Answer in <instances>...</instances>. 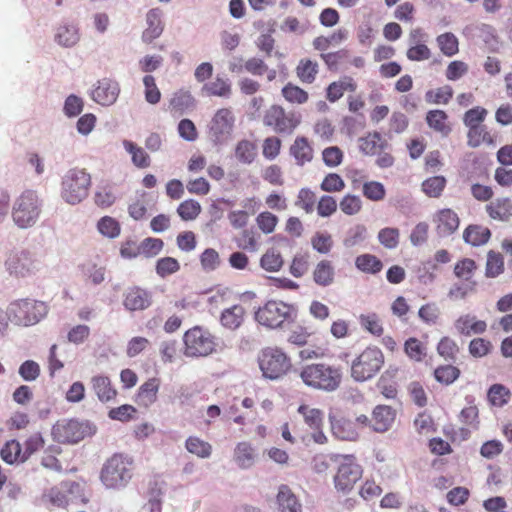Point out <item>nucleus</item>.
Returning a JSON list of instances; mask_svg holds the SVG:
<instances>
[{
  "instance_id": "obj_9",
  "label": "nucleus",
  "mask_w": 512,
  "mask_h": 512,
  "mask_svg": "<svg viewBox=\"0 0 512 512\" xmlns=\"http://www.w3.org/2000/svg\"><path fill=\"white\" fill-rule=\"evenodd\" d=\"M41 213V203L32 190L24 191L14 202L12 218L19 228L33 226Z\"/></svg>"
},
{
  "instance_id": "obj_22",
  "label": "nucleus",
  "mask_w": 512,
  "mask_h": 512,
  "mask_svg": "<svg viewBox=\"0 0 512 512\" xmlns=\"http://www.w3.org/2000/svg\"><path fill=\"white\" fill-rule=\"evenodd\" d=\"M162 12L159 8L150 9L146 14L147 27L142 33V41L149 44L160 37L164 30Z\"/></svg>"
},
{
  "instance_id": "obj_38",
  "label": "nucleus",
  "mask_w": 512,
  "mask_h": 512,
  "mask_svg": "<svg viewBox=\"0 0 512 512\" xmlns=\"http://www.w3.org/2000/svg\"><path fill=\"white\" fill-rule=\"evenodd\" d=\"M186 450L197 456L198 458L206 459L212 454V445L197 436H189L185 441Z\"/></svg>"
},
{
  "instance_id": "obj_27",
  "label": "nucleus",
  "mask_w": 512,
  "mask_h": 512,
  "mask_svg": "<svg viewBox=\"0 0 512 512\" xmlns=\"http://www.w3.org/2000/svg\"><path fill=\"white\" fill-rule=\"evenodd\" d=\"M455 329L461 335L470 336L472 334H482L487 329V324L483 320H479L474 315H461L455 321Z\"/></svg>"
},
{
  "instance_id": "obj_60",
  "label": "nucleus",
  "mask_w": 512,
  "mask_h": 512,
  "mask_svg": "<svg viewBox=\"0 0 512 512\" xmlns=\"http://www.w3.org/2000/svg\"><path fill=\"white\" fill-rule=\"evenodd\" d=\"M477 282L476 281H464L461 284H454L449 292L448 296L453 300H462L467 296L476 292Z\"/></svg>"
},
{
  "instance_id": "obj_3",
  "label": "nucleus",
  "mask_w": 512,
  "mask_h": 512,
  "mask_svg": "<svg viewBox=\"0 0 512 512\" xmlns=\"http://www.w3.org/2000/svg\"><path fill=\"white\" fill-rule=\"evenodd\" d=\"M297 316L296 308L283 301L269 300L255 312V320L270 329L282 328L291 323Z\"/></svg>"
},
{
  "instance_id": "obj_57",
  "label": "nucleus",
  "mask_w": 512,
  "mask_h": 512,
  "mask_svg": "<svg viewBox=\"0 0 512 512\" xmlns=\"http://www.w3.org/2000/svg\"><path fill=\"white\" fill-rule=\"evenodd\" d=\"M55 40L58 44L64 47H71L79 40L78 31L74 26H60L57 29Z\"/></svg>"
},
{
  "instance_id": "obj_14",
  "label": "nucleus",
  "mask_w": 512,
  "mask_h": 512,
  "mask_svg": "<svg viewBox=\"0 0 512 512\" xmlns=\"http://www.w3.org/2000/svg\"><path fill=\"white\" fill-rule=\"evenodd\" d=\"M80 488L81 486L77 482H63L59 486H54L46 490L41 497V501L45 505L64 508L69 503L67 492L73 493L79 491Z\"/></svg>"
},
{
  "instance_id": "obj_59",
  "label": "nucleus",
  "mask_w": 512,
  "mask_h": 512,
  "mask_svg": "<svg viewBox=\"0 0 512 512\" xmlns=\"http://www.w3.org/2000/svg\"><path fill=\"white\" fill-rule=\"evenodd\" d=\"M437 352L445 360L453 361L457 357L459 347L452 338L444 336L440 339L437 345Z\"/></svg>"
},
{
  "instance_id": "obj_43",
  "label": "nucleus",
  "mask_w": 512,
  "mask_h": 512,
  "mask_svg": "<svg viewBox=\"0 0 512 512\" xmlns=\"http://www.w3.org/2000/svg\"><path fill=\"white\" fill-rule=\"evenodd\" d=\"M281 94L291 104L302 105L309 100L308 92L291 82L282 88Z\"/></svg>"
},
{
  "instance_id": "obj_29",
  "label": "nucleus",
  "mask_w": 512,
  "mask_h": 512,
  "mask_svg": "<svg viewBox=\"0 0 512 512\" xmlns=\"http://www.w3.org/2000/svg\"><path fill=\"white\" fill-rule=\"evenodd\" d=\"M388 147V142L377 132H369L367 135L359 138V149L365 155H376Z\"/></svg>"
},
{
  "instance_id": "obj_18",
  "label": "nucleus",
  "mask_w": 512,
  "mask_h": 512,
  "mask_svg": "<svg viewBox=\"0 0 512 512\" xmlns=\"http://www.w3.org/2000/svg\"><path fill=\"white\" fill-rule=\"evenodd\" d=\"M119 91L116 81L105 78L98 81V85L92 91V99L103 106H109L116 101Z\"/></svg>"
},
{
  "instance_id": "obj_8",
  "label": "nucleus",
  "mask_w": 512,
  "mask_h": 512,
  "mask_svg": "<svg viewBox=\"0 0 512 512\" xmlns=\"http://www.w3.org/2000/svg\"><path fill=\"white\" fill-rule=\"evenodd\" d=\"M183 342L187 357H206L215 352L217 347L215 336L201 326L188 329L183 335Z\"/></svg>"
},
{
  "instance_id": "obj_5",
  "label": "nucleus",
  "mask_w": 512,
  "mask_h": 512,
  "mask_svg": "<svg viewBox=\"0 0 512 512\" xmlns=\"http://www.w3.org/2000/svg\"><path fill=\"white\" fill-rule=\"evenodd\" d=\"M132 460L121 454H114L103 465L100 480L108 489L124 488L132 478Z\"/></svg>"
},
{
  "instance_id": "obj_53",
  "label": "nucleus",
  "mask_w": 512,
  "mask_h": 512,
  "mask_svg": "<svg viewBox=\"0 0 512 512\" xmlns=\"http://www.w3.org/2000/svg\"><path fill=\"white\" fill-rule=\"evenodd\" d=\"M203 91L209 96L229 97L231 85L227 79L216 77L213 81L203 86Z\"/></svg>"
},
{
  "instance_id": "obj_37",
  "label": "nucleus",
  "mask_w": 512,
  "mask_h": 512,
  "mask_svg": "<svg viewBox=\"0 0 512 512\" xmlns=\"http://www.w3.org/2000/svg\"><path fill=\"white\" fill-rule=\"evenodd\" d=\"M122 145L130 154L131 162L135 167L145 169L151 165V158L144 148L130 140H123Z\"/></svg>"
},
{
  "instance_id": "obj_42",
  "label": "nucleus",
  "mask_w": 512,
  "mask_h": 512,
  "mask_svg": "<svg viewBox=\"0 0 512 512\" xmlns=\"http://www.w3.org/2000/svg\"><path fill=\"white\" fill-rule=\"evenodd\" d=\"M355 266L364 273L377 274L382 270L383 263L375 255L366 253L356 257Z\"/></svg>"
},
{
  "instance_id": "obj_55",
  "label": "nucleus",
  "mask_w": 512,
  "mask_h": 512,
  "mask_svg": "<svg viewBox=\"0 0 512 512\" xmlns=\"http://www.w3.org/2000/svg\"><path fill=\"white\" fill-rule=\"evenodd\" d=\"M361 327L374 336H381L384 332L383 325L376 313L361 314L359 316Z\"/></svg>"
},
{
  "instance_id": "obj_58",
  "label": "nucleus",
  "mask_w": 512,
  "mask_h": 512,
  "mask_svg": "<svg viewBox=\"0 0 512 512\" xmlns=\"http://www.w3.org/2000/svg\"><path fill=\"white\" fill-rule=\"evenodd\" d=\"M460 374V369L453 365H441L434 370L435 379L445 385L452 384Z\"/></svg>"
},
{
  "instance_id": "obj_30",
  "label": "nucleus",
  "mask_w": 512,
  "mask_h": 512,
  "mask_svg": "<svg viewBox=\"0 0 512 512\" xmlns=\"http://www.w3.org/2000/svg\"><path fill=\"white\" fill-rule=\"evenodd\" d=\"M357 89V84L350 76H343L338 81L330 83L326 89V98L329 102L334 103L338 101L346 91L354 92Z\"/></svg>"
},
{
  "instance_id": "obj_56",
  "label": "nucleus",
  "mask_w": 512,
  "mask_h": 512,
  "mask_svg": "<svg viewBox=\"0 0 512 512\" xmlns=\"http://www.w3.org/2000/svg\"><path fill=\"white\" fill-rule=\"evenodd\" d=\"M476 270L477 264L470 258H463L454 266L455 276L464 281H474L473 276Z\"/></svg>"
},
{
  "instance_id": "obj_34",
  "label": "nucleus",
  "mask_w": 512,
  "mask_h": 512,
  "mask_svg": "<svg viewBox=\"0 0 512 512\" xmlns=\"http://www.w3.org/2000/svg\"><path fill=\"white\" fill-rule=\"evenodd\" d=\"M195 106V99L191 95L189 91L186 90H179L176 91L170 101H169V109L171 113L182 115L186 111L194 108Z\"/></svg>"
},
{
  "instance_id": "obj_26",
  "label": "nucleus",
  "mask_w": 512,
  "mask_h": 512,
  "mask_svg": "<svg viewBox=\"0 0 512 512\" xmlns=\"http://www.w3.org/2000/svg\"><path fill=\"white\" fill-rule=\"evenodd\" d=\"M485 211L493 220L508 221L512 217V199L498 197L485 206Z\"/></svg>"
},
{
  "instance_id": "obj_61",
  "label": "nucleus",
  "mask_w": 512,
  "mask_h": 512,
  "mask_svg": "<svg viewBox=\"0 0 512 512\" xmlns=\"http://www.w3.org/2000/svg\"><path fill=\"white\" fill-rule=\"evenodd\" d=\"M343 178L337 173H328L320 184V189L327 193L341 192L345 188Z\"/></svg>"
},
{
  "instance_id": "obj_35",
  "label": "nucleus",
  "mask_w": 512,
  "mask_h": 512,
  "mask_svg": "<svg viewBox=\"0 0 512 512\" xmlns=\"http://www.w3.org/2000/svg\"><path fill=\"white\" fill-rule=\"evenodd\" d=\"M335 279V268L330 260L322 259L313 270L314 282L322 287L333 284Z\"/></svg>"
},
{
  "instance_id": "obj_41",
  "label": "nucleus",
  "mask_w": 512,
  "mask_h": 512,
  "mask_svg": "<svg viewBox=\"0 0 512 512\" xmlns=\"http://www.w3.org/2000/svg\"><path fill=\"white\" fill-rule=\"evenodd\" d=\"M454 90L450 85L430 89L425 93V101L429 104L447 105L453 98Z\"/></svg>"
},
{
  "instance_id": "obj_40",
  "label": "nucleus",
  "mask_w": 512,
  "mask_h": 512,
  "mask_svg": "<svg viewBox=\"0 0 512 512\" xmlns=\"http://www.w3.org/2000/svg\"><path fill=\"white\" fill-rule=\"evenodd\" d=\"M0 456L7 464L25 462L21 444L13 439L7 441L0 450Z\"/></svg>"
},
{
  "instance_id": "obj_48",
  "label": "nucleus",
  "mask_w": 512,
  "mask_h": 512,
  "mask_svg": "<svg viewBox=\"0 0 512 512\" xmlns=\"http://www.w3.org/2000/svg\"><path fill=\"white\" fill-rule=\"evenodd\" d=\"M488 115V110L482 106H475L473 108L468 109L463 114V124L467 128V130L474 128L475 126L482 125L486 120Z\"/></svg>"
},
{
  "instance_id": "obj_54",
  "label": "nucleus",
  "mask_w": 512,
  "mask_h": 512,
  "mask_svg": "<svg viewBox=\"0 0 512 512\" xmlns=\"http://www.w3.org/2000/svg\"><path fill=\"white\" fill-rule=\"evenodd\" d=\"M511 393L508 388L502 384H493L487 393L488 401L496 407H503L510 400Z\"/></svg>"
},
{
  "instance_id": "obj_13",
  "label": "nucleus",
  "mask_w": 512,
  "mask_h": 512,
  "mask_svg": "<svg viewBox=\"0 0 512 512\" xmlns=\"http://www.w3.org/2000/svg\"><path fill=\"white\" fill-rule=\"evenodd\" d=\"M86 434L87 426L73 419L58 421L52 428V435L59 443L74 444L83 440Z\"/></svg>"
},
{
  "instance_id": "obj_23",
  "label": "nucleus",
  "mask_w": 512,
  "mask_h": 512,
  "mask_svg": "<svg viewBox=\"0 0 512 512\" xmlns=\"http://www.w3.org/2000/svg\"><path fill=\"white\" fill-rule=\"evenodd\" d=\"M289 151L298 166L310 163L314 157V150L309 140L304 136H297Z\"/></svg>"
},
{
  "instance_id": "obj_33",
  "label": "nucleus",
  "mask_w": 512,
  "mask_h": 512,
  "mask_svg": "<svg viewBox=\"0 0 512 512\" xmlns=\"http://www.w3.org/2000/svg\"><path fill=\"white\" fill-rule=\"evenodd\" d=\"M92 389L101 402H109L116 398L117 390L107 376L97 375L91 379Z\"/></svg>"
},
{
  "instance_id": "obj_50",
  "label": "nucleus",
  "mask_w": 512,
  "mask_h": 512,
  "mask_svg": "<svg viewBox=\"0 0 512 512\" xmlns=\"http://www.w3.org/2000/svg\"><path fill=\"white\" fill-rule=\"evenodd\" d=\"M176 211L183 221H193L200 215L202 207L198 201L187 199L178 205Z\"/></svg>"
},
{
  "instance_id": "obj_11",
  "label": "nucleus",
  "mask_w": 512,
  "mask_h": 512,
  "mask_svg": "<svg viewBox=\"0 0 512 512\" xmlns=\"http://www.w3.org/2000/svg\"><path fill=\"white\" fill-rule=\"evenodd\" d=\"M263 123L277 134H292L301 123V116L286 111L281 105H271L264 113Z\"/></svg>"
},
{
  "instance_id": "obj_46",
  "label": "nucleus",
  "mask_w": 512,
  "mask_h": 512,
  "mask_svg": "<svg viewBox=\"0 0 512 512\" xmlns=\"http://www.w3.org/2000/svg\"><path fill=\"white\" fill-rule=\"evenodd\" d=\"M447 184L444 176H432L421 184L422 191L430 198H439Z\"/></svg>"
},
{
  "instance_id": "obj_12",
  "label": "nucleus",
  "mask_w": 512,
  "mask_h": 512,
  "mask_svg": "<svg viewBox=\"0 0 512 512\" xmlns=\"http://www.w3.org/2000/svg\"><path fill=\"white\" fill-rule=\"evenodd\" d=\"M5 265L9 273L18 278L32 276L40 269V261L28 250L12 252Z\"/></svg>"
},
{
  "instance_id": "obj_31",
  "label": "nucleus",
  "mask_w": 512,
  "mask_h": 512,
  "mask_svg": "<svg viewBox=\"0 0 512 512\" xmlns=\"http://www.w3.org/2000/svg\"><path fill=\"white\" fill-rule=\"evenodd\" d=\"M490 238V229L483 225L470 224L463 231V240L474 247L485 245Z\"/></svg>"
},
{
  "instance_id": "obj_47",
  "label": "nucleus",
  "mask_w": 512,
  "mask_h": 512,
  "mask_svg": "<svg viewBox=\"0 0 512 512\" xmlns=\"http://www.w3.org/2000/svg\"><path fill=\"white\" fill-rule=\"evenodd\" d=\"M234 459L239 467L248 468L254 463V449L248 442H240L234 450Z\"/></svg>"
},
{
  "instance_id": "obj_17",
  "label": "nucleus",
  "mask_w": 512,
  "mask_h": 512,
  "mask_svg": "<svg viewBox=\"0 0 512 512\" xmlns=\"http://www.w3.org/2000/svg\"><path fill=\"white\" fill-rule=\"evenodd\" d=\"M329 422L331 432L336 438L345 441H356L359 438L357 423L352 419L341 415H330Z\"/></svg>"
},
{
  "instance_id": "obj_49",
  "label": "nucleus",
  "mask_w": 512,
  "mask_h": 512,
  "mask_svg": "<svg viewBox=\"0 0 512 512\" xmlns=\"http://www.w3.org/2000/svg\"><path fill=\"white\" fill-rule=\"evenodd\" d=\"M504 272V258L501 253L490 250L487 253L485 275L495 278Z\"/></svg>"
},
{
  "instance_id": "obj_24",
  "label": "nucleus",
  "mask_w": 512,
  "mask_h": 512,
  "mask_svg": "<svg viewBox=\"0 0 512 512\" xmlns=\"http://www.w3.org/2000/svg\"><path fill=\"white\" fill-rule=\"evenodd\" d=\"M425 120L428 127L442 137H448L452 132L449 116L444 110L434 109L428 111Z\"/></svg>"
},
{
  "instance_id": "obj_15",
  "label": "nucleus",
  "mask_w": 512,
  "mask_h": 512,
  "mask_svg": "<svg viewBox=\"0 0 512 512\" xmlns=\"http://www.w3.org/2000/svg\"><path fill=\"white\" fill-rule=\"evenodd\" d=\"M235 118L229 108L219 109L211 121L210 132L217 142H222L232 132Z\"/></svg>"
},
{
  "instance_id": "obj_44",
  "label": "nucleus",
  "mask_w": 512,
  "mask_h": 512,
  "mask_svg": "<svg viewBox=\"0 0 512 512\" xmlns=\"http://www.w3.org/2000/svg\"><path fill=\"white\" fill-rule=\"evenodd\" d=\"M436 42L442 54L447 57H452L459 52L458 38L452 32L438 35Z\"/></svg>"
},
{
  "instance_id": "obj_2",
  "label": "nucleus",
  "mask_w": 512,
  "mask_h": 512,
  "mask_svg": "<svg viewBox=\"0 0 512 512\" xmlns=\"http://www.w3.org/2000/svg\"><path fill=\"white\" fill-rule=\"evenodd\" d=\"M257 362L262 376L269 380H279L286 376L293 367L288 353L278 346L262 348L257 356Z\"/></svg>"
},
{
  "instance_id": "obj_21",
  "label": "nucleus",
  "mask_w": 512,
  "mask_h": 512,
  "mask_svg": "<svg viewBox=\"0 0 512 512\" xmlns=\"http://www.w3.org/2000/svg\"><path fill=\"white\" fill-rule=\"evenodd\" d=\"M245 317L246 308L240 303L232 304L222 310L220 323L224 328L235 331L242 326L245 321Z\"/></svg>"
},
{
  "instance_id": "obj_28",
  "label": "nucleus",
  "mask_w": 512,
  "mask_h": 512,
  "mask_svg": "<svg viewBox=\"0 0 512 512\" xmlns=\"http://www.w3.org/2000/svg\"><path fill=\"white\" fill-rule=\"evenodd\" d=\"M467 145L470 148H478L481 145L494 146L496 137L493 135L485 124L475 126L467 130Z\"/></svg>"
},
{
  "instance_id": "obj_1",
  "label": "nucleus",
  "mask_w": 512,
  "mask_h": 512,
  "mask_svg": "<svg viewBox=\"0 0 512 512\" xmlns=\"http://www.w3.org/2000/svg\"><path fill=\"white\" fill-rule=\"evenodd\" d=\"M299 376L306 386L326 392L335 391L342 382L340 367L322 362L303 366Z\"/></svg>"
},
{
  "instance_id": "obj_6",
  "label": "nucleus",
  "mask_w": 512,
  "mask_h": 512,
  "mask_svg": "<svg viewBox=\"0 0 512 512\" xmlns=\"http://www.w3.org/2000/svg\"><path fill=\"white\" fill-rule=\"evenodd\" d=\"M47 305L42 301L21 299L11 303L7 308L8 320L18 326H30L46 316Z\"/></svg>"
},
{
  "instance_id": "obj_51",
  "label": "nucleus",
  "mask_w": 512,
  "mask_h": 512,
  "mask_svg": "<svg viewBox=\"0 0 512 512\" xmlns=\"http://www.w3.org/2000/svg\"><path fill=\"white\" fill-rule=\"evenodd\" d=\"M284 264L283 257L276 249H268L260 259V266L268 272L279 271Z\"/></svg>"
},
{
  "instance_id": "obj_45",
  "label": "nucleus",
  "mask_w": 512,
  "mask_h": 512,
  "mask_svg": "<svg viewBox=\"0 0 512 512\" xmlns=\"http://www.w3.org/2000/svg\"><path fill=\"white\" fill-rule=\"evenodd\" d=\"M405 354L415 362H421L427 355V348L418 338L410 337L404 343Z\"/></svg>"
},
{
  "instance_id": "obj_32",
  "label": "nucleus",
  "mask_w": 512,
  "mask_h": 512,
  "mask_svg": "<svg viewBox=\"0 0 512 512\" xmlns=\"http://www.w3.org/2000/svg\"><path fill=\"white\" fill-rule=\"evenodd\" d=\"M160 380L156 377L148 379L138 389L136 402L144 407L152 405L157 400Z\"/></svg>"
},
{
  "instance_id": "obj_62",
  "label": "nucleus",
  "mask_w": 512,
  "mask_h": 512,
  "mask_svg": "<svg viewBox=\"0 0 512 512\" xmlns=\"http://www.w3.org/2000/svg\"><path fill=\"white\" fill-rule=\"evenodd\" d=\"M316 203V194L309 188H302L299 190L295 205L302 210H304L307 214H310L314 211V206Z\"/></svg>"
},
{
  "instance_id": "obj_10",
  "label": "nucleus",
  "mask_w": 512,
  "mask_h": 512,
  "mask_svg": "<svg viewBox=\"0 0 512 512\" xmlns=\"http://www.w3.org/2000/svg\"><path fill=\"white\" fill-rule=\"evenodd\" d=\"M363 468L354 455H342L334 475V487L338 492L348 493L362 478Z\"/></svg>"
},
{
  "instance_id": "obj_63",
  "label": "nucleus",
  "mask_w": 512,
  "mask_h": 512,
  "mask_svg": "<svg viewBox=\"0 0 512 512\" xmlns=\"http://www.w3.org/2000/svg\"><path fill=\"white\" fill-rule=\"evenodd\" d=\"M311 245L318 253L328 254L333 247L332 236L326 232H316L311 238Z\"/></svg>"
},
{
  "instance_id": "obj_64",
  "label": "nucleus",
  "mask_w": 512,
  "mask_h": 512,
  "mask_svg": "<svg viewBox=\"0 0 512 512\" xmlns=\"http://www.w3.org/2000/svg\"><path fill=\"white\" fill-rule=\"evenodd\" d=\"M363 195L371 201H381L385 198L386 190L382 183L378 181H368L363 184Z\"/></svg>"
},
{
  "instance_id": "obj_7",
  "label": "nucleus",
  "mask_w": 512,
  "mask_h": 512,
  "mask_svg": "<svg viewBox=\"0 0 512 512\" xmlns=\"http://www.w3.org/2000/svg\"><path fill=\"white\" fill-rule=\"evenodd\" d=\"M90 186L91 176L85 169H70L62 178L61 197L69 204H78L88 196Z\"/></svg>"
},
{
  "instance_id": "obj_4",
  "label": "nucleus",
  "mask_w": 512,
  "mask_h": 512,
  "mask_svg": "<svg viewBox=\"0 0 512 512\" xmlns=\"http://www.w3.org/2000/svg\"><path fill=\"white\" fill-rule=\"evenodd\" d=\"M385 362L383 352L377 346H368L351 362V377L357 382L372 379L382 369Z\"/></svg>"
},
{
  "instance_id": "obj_16",
  "label": "nucleus",
  "mask_w": 512,
  "mask_h": 512,
  "mask_svg": "<svg viewBox=\"0 0 512 512\" xmlns=\"http://www.w3.org/2000/svg\"><path fill=\"white\" fill-rule=\"evenodd\" d=\"M436 233L440 237H447L455 233L460 225V218L458 214L450 209L443 208L438 210L432 219Z\"/></svg>"
},
{
  "instance_id": "obj_20",
  "label": "nucleus",
  "mask_w": 512,
  "mask_h": 512,
  "mask_svg": "<svg viewBox=\"0 0 512 512\" xmlns=\"http://www.w3.org/2000/svg\"><path fill=\"white\" fill-rule=\"evenodd\" d=\"M151 303V293L140 287L129 288L123 299L124 307L130 311L145 310Z\"/></svg>"
},
{
  "instance_id": "obj_36",
  "label": "nucleus",
  "mask_w": 512,
  "mask_h": 512,
  "mask_svg": "<svg viewBox=\"0 0 512 512\" xmlns=\"http://www.w3.org/2000/svg\"><path fill=\"white\" fill-rule=\"evenodd\" d=\"M297 412L302 416L304 423L310 429L318 430L322 428L324 412L321 409L312 407L306 403H302L297 408Z\"/></svg>"
},
{
  "instance_id": "obj_25",
  "label": "nucleus",
  "mask_w": 512,
  "mask_h": 512,
  "mask_svg": "<svg viewBox=\"0 0 512 512\" xmlns=\"http://www.w3.org/2000/svg\"><path fill=\"white\" fill-rule=\"evenodd\" d=\"M278 512H302V506L288 485L279 486L276 496Z\"/></svg>"
},
{
  "instance_id": "obj_52",
  "label": "nucleus",
  "mask_w": 512,
  "mask_h": 512,
  "mask_svg": "<svg viewBox=\"0 0 512 512\" xmlns=\"http://www.w3.org/2000/svg\"><path fill=\"white\" fill-rule=\"evenodd\" d=\"M256 154V145L250 140L243 139L235 147V157L241 163L251 164Z\"/></svg>"
},
{
  "instance_id": "obj_39",
  "label": "nucleus",
  "mask_w": 512,
  "mask_h": 512,
  "mask_svg": "<svg viewBox=\"0 0 512 512\" xmlns=\"http://www.w3.org/2000/svg\"><path fill=\"white\" fill-rule=\"evenodd\" d=\"M318 63L310 59H301L296 67V75L302 83L312 84L318 74Z\"/></svg>"
},
{
  "instance_id": "obj_19",
  "label": "nucleus",
  "mask_w": 512,
  "mask_h": 512,
  "mask_svg": "<svg viewBox=\"0 0 512 512\" xmlns=\"http://www.w3.org/2000/svg\"><path fill=\"white\" fill-rule=\"evenodd\" d=\"M396 418V411L388 405H377L372 411L371 428L375 432L388 431Z\"/></svg>"
}]
</instances>
